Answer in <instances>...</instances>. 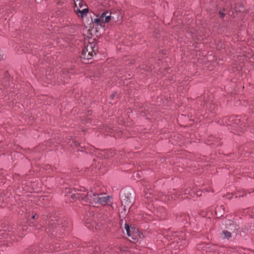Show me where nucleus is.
Listing matches in <instances>:
<instances>
[{
    "label": "nucleus",
    "instance_id": "nucleus-1",
    "mask_svg": "<svg viewBox=\"0 0 254 254\" xmlns=\"http://www.w3.org/2000/svg\"><path fill=\"white\" fill-rule=\"evenodd\" d=\"M81 201L89 203L93 206L98 207L100 205H105L111 203V198L103 194H97L90 191L87 193H77L72 195Z\"/></svg>",
    "mask_w": 254,
    "mask_h": 254
},
{
    "label": "nucleus",
    "instance_id": "nucleus-2",
    "mask_svg": "<svg viewBox=\"0 0 254 254\" xmlns=\"http://www.w3.org/2000/svg\"><path fill=\"white\" fill-rule=\"evenodd\" d=\"M114 14L111 11H106L103 12L99 17L92 19L93 23L96 25H100L101 27H104L105 23H108L111 20L115 21Z\"/></svg>",
    "mask_w": 254,
    "mask_h": 254
},
{
    "label": "nucleus",
    "instance_id": "nucleus-3",
    "mask_svg": "<svg viewBox=\"0 0 254 254\" xmlns=\"http://www.w3.org/2000/svg\"><path fill=\"white\" fill-rule=\"evenodd\" d=\"M97 51V47L96 44L89 43L83 48L81 53V58L84 59H90L96 54Z\"/></svg>",
    "mask_w": 254,
    "mask_h": 254
},
{
    "label": "nucleus",
    "instance_id": "nucleus-4",
    "mask_svg": "<svg viewBox=\"0 0 254 254\" xmlns=\"http://www.w3.org/2000/svg\"><path fill=\"white\" fill-rule=\"evenodd\" d=\"M62 224V221L61 220H56L53 221L50 224V226L48 228V230H47V233H50L54 236L57 237L58 233H63L62 231L64 229Z\"/></svg>",
    "mask_w": 254,
    "mask_h": 254
},
{
    "label": "nucleus",
    "instance_id": "nucleus-5",
    "mask_svg": "<svg viewBox=\"0 0 254 254\" xmlns=\"http://www.w3.org/2000/svg\"><path fill=\"white\" fill-rule=\"evenodd\" d=\"M75 7L74 11L78 15V16L81 17L85 16L88 9L86 5L83 4V2L81 0H73Z\"/></svg>",
    "mask_w": 254,
    "mask_h": 254
},
{
    "label": "nucleus",
    "instance_id": "nucleus-6",
    "mask_svg": "<svg viewBox=\"0 0 254 254\" xmlns=\"http://www.w3.org/2000/svg\"><path fill=\"white\" fill-rule=\"evenodd\" d=\"M125 229L128 236L131 237L133 240L138 241L141 238V234L138 229L133 227L130 228L129 225L127 224H125Z\"/></svg>",
    "mask_w": 254,
    "mask_h": 254
},
{
    "label": "nucleus",
    "instance_id": "nucleus-7",
    "mask_svg": "<svg viewBox=\"0 0 254 254\" xmlns=\"http://www.w3.org/2000/svg\"><path fill=\"white\" fill-rule=\"evenodd\" d=\"M198 250L206 253L212 252L217 250V246L209 244H202L198 247Z\"/></svg>",
    "mask_w": 254,
    "mask_h": 254
},
{
    "label": "nucleus",
    "instance_id": "nucleus-8",
    "mask_svg": "<svg viewBox=\"0 0 254 254\" xmlns=\"http://www.w3.org/2000/svg\"><path fill=\"white\" fill-rule=\"evenodd\" d=\"M131 195L129 193H125L124 195L122 196L121 202L125 206H128L132 203Z\"/></svg>",
    "mask_w": 254,
    "mask_h": 254
},
{
    "label": "nucleus",
    "instance_id": "nucleus-9",
    "mask_svg": "<svg viewBox=\"0 0 254 254\" xmlns=\"http://www.w3.org/2000/svg\"><path fill=\"white\" fill-rule=\"evenodd\" d=\"M234 118H231V121L230 122H234L233 127L236 128L237 130H239L242 128V124L238 125V123H240V119H236L235 121H234Z\"/></svg>",
    "mask_w": 254,
    "mask_h": 254
},
{
    "label": "nucleus",
    "instance_id": "nucleus-10",
    "mask_svg": "<svg viewBox=\"0 0 254 254\" xmlns=\"http://www.w3.org/2000/svg\"><path fill=\"white\" fill-rule=\"evenodd\" d=\"M232 237V234L231 233L227 231V230H224L222 231V233L221 235V237L222 238V239H227V240H229L230 238H231Z\"/></svg>",
    "mask_w": 254,
    "mask_h": 254
},
{
    "label": "nucleus",
    "instance_id": "nucleus-11",
    "mask_svg": "<svg viewBox=\"0 0 254 254\" xmlns=\"http://www.w3.org/2000/svg\"><path fill=\"white\" fill-rule=\"evenodd\" d=\"M68 144L70 145V147H76L79 145V144L75 141L73 139H71L68 141Z\"/></svg>",
    "mask_w": 254,
    "mask_h": 254
},
{
    "label": "nucleus",
    "instance_id": "nucleus-12",
    "mask_svg": "<svg viewBox=\"0 0 254 254\" xmlns=\"http://www.w3.org/2000/svg\"><path fill=\"white\" fill-rule=\"evenodd\" d=\"M219 123L222 125H226V126L230 125V124H229L227 123V118L226 117L223 118L222 119V121H219Z\"/></svg>",
    "mask_w": 254,
    "mask_h": 254
},
{
    "label": "nucleus",
    "instance_id": "nucleus-13",
    "mask_svg": "<svg viewBox=\"0 0 254 254\" xmlns=\"http://www.w3.org/2000/svg\"><path fill=\"white\" fill-rule=\"evenodd\" d=\"M109 153H110V151H104L102 152V155L105 156V158L108 157L110 156Z\"/></svg>",
    "mask_w": 254,
    "mask_h": 254
},
{
    "label": "nucleus",
    "instance_id": "nucleus-14",
    "mask_svg": "<svg viewBox=\"0 0 254 254\" xmlns=\"http://www.w3.org/2000/svg\"><path fill=\"white\" fill-rule=\"evenodd\" d=\"M219 13H220L221 17H224V16L225 15L224 13H223V12H222L221 11L219 12Z\"/></svg>",
    "mask_w": 254,
    "mask_h": 254
},
{
    "label": "nucleus",
    "instance_id": "nucleus-15",
    "mask_svg": "<svg viewBox=\"0 0 254 254\" xmlns=\"http://www.w3.org/2000/svg\"><path fill=\"white\" fill-rule=\"evenodd\" d=\"M3 57H4L3 55L0 54V61H1L2 59H3Z\"/></svg>",
    "mask_w": 254,
    "mask_h": 254
},
{
    "label": "nucleus",
    "instance_id": "nucleus-16",
    "mask_svg": "<svg viewBox=\"0 0 254 254\" xmlns=\"http://www.w3.org/2000/svg\"><path fill=\"white\" fill-rule=\"evenodd\" d=\"M177 197V198H180V195L179 194H177L175 195V197L174 198V199H175V198ZM172 198H173V197H172Z\"/></svg>",
    "mask_w": 254,
    "mask_h": 254
},
{
    "label": "nucleus",
    "instance_id": "nucleus-17",
    "mask_svg": "<svg viewBox=\"0 0 254 254\" xmlns=\"http://www.w3.org/2000/svg\"><path fill=\"white\" fill-rule=\"evenodd\" d=\"M36 216H37V215H36V214L33 215V216H32V218H33V219H35V218H36Z\"/></svg>",
    "mask_w": 254,
    "mask_h": 254
},
{
    "label": "nucleus",
    "instance_id": "nucleus-18",
    "mask_svg": "<svg viewBox=\"0 0 254 254\" xmlns=\"http://www.w3.org/2000/svg\"><path fill=\"white\" fill-rule=\"evenodd\" d=\"M243 196V195H240H240H236V197H238V196H239V197H241V196Z\"/></svg>",
    "mask_w": 254,
    "mask_h": 254
},
{
    "label": "nucleus",
    "instance_id": "nucleus-19",
    "mask_svg": "<svg viewBox=\"0 0 254 254\" xmlns=\"http://www.w3.org/2000/svg\"><path fill=\"white\" fill-rule=\"evenodd\" d=\"M98 250H99V248H98H98H96V250H95V252H97V251H98Z\"/></svg>",
    "mask_w": 254,
    "mask_h": 254
},
{
    "label": "nucleus",
    "instance_id": "nucleus-20",
    "mask_svg": "<svg viewBox=\"0 0 254 254\" xmlns=\"http://www.w3.org/2000/svg\"><path fill=\"white\" fill-rule=\"evenodd\" d=\"M186 191H182L181 192H185Z\"/></svg>",
    "mask_w": 254,
    "mask_h": 254
},
{
    "label": "nucleus",
    "instance_id": "nucleus-21",
    "mask_svg": "<svg viewBox=\"0 0 254 254\" xmlns=\"http://www.w3.org/2000/svg\"><path fill=\"white\" fill-rule=\"evenodd\" d=\"M186 191H182L181 192H185Z\"/></svg>",
    "mask_w": 254,
    "mask_h": 254
},
{
    "label": "nucleus",
    "instance_id": "nucleus-22",
    "mask_svg": "<svg viewBox=\"0 0 254 254\" xmlns=\"http://www.w3.org/2000/svg\"><path fill=\"white\" fill-rule=\"evenodd\" d=\"M186 191H182L181 192H185Z\"/></svg>",
    "mask_w": 254,
    "mask_h": 254
},
{
    "label": "nucleus",
    "instance_id": "nucleus-23",
    "mask_svg": "<svg viewBox=\"0 0 254 254\" xmlns=\"http://www.w3.org/2000/svg\"><path fill=\"white\" fill-rule=\"evenodd\" d=\"M94 254H96L95 253H94Z\"/></svg>",
    "mask_w": 254,
    "mask_h": 254
}]
</instances>
